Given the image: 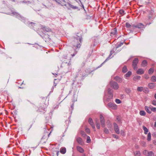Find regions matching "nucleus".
<instances>
[{"label": "nucleus", "instance_id": "1", "mask_svg": "<svg viewBox=\"0 0 156 156\" xmlns=\"http://www.w3.org/2000/svg\"><path fill=\"white\" fill-rule=\"evenodd\" d=\"M77 34L78 35H76L73 37L72 42V44L73 47L76 49L80 47L82 40L81 34L79 33H77Z\"/></svg>", "mask_w": 156, "mask_h": 156}, {"label": "nucleus", "instance_id": "2", "mask_svg": "<svg viewBox=\"0 0 156 156\" xmlns=\"http://www.w3.org/2000/svg\"><path fill=\"white\" fill-rule=\"evenodd\" d=\"M42 30L43 32H44L45 34L46 35L47 34L48 35V36H47V38H48V39H50V38L49 37V36H50V35H49V34L48 33H52V31L48 27H42Z\"/></svg>", "mask_w": 156, "mask_h": 156}, {"label": "nucleus", "instance_id": "3", "mask_svg": "<svg viewBox=\"0 0 156 156\" xmlns=\"http://www.w3.org/2000/svg\"><path fill=\"white\" fill-rule=\"evenodd\" d=\"M143 154L145 156H154V154L152 151H148L146 150L143 151Z\"/></svg>", "mask_w": 156, "mask_h": 156}, {"label": "nucleus", "instance_id": "4", "mask_svg": "<svg viewBox=\"0 0 156 156\" xmlns=\"http://www.w3.org/2000/svg\"><path fill=\"white\" fill-rule=\"evenodd\" d=\"M138 58H135L133 61L132 66L134 70H136L137 69V65L138 62Z\"/></svg>", "mask_w": 156, "mask_h": 156}, {"label": "nucleus", "instance_id": "5", "mask_svg": "<svg viewBox=\"0 0 156 156\" xmlns=\"http://www.w3.org/2000/svg\"><path fill=\"white\" fill-rule=\"evenodd\" d=\"M110 84L111 87L115 90H117L119 88L118 84L115 81H111L110 82Z\"/></svg>", "mask_w": 156, "mask_h": 156}, {"label": "nucleus", "instance_id": "6", "mask_svg": "<svg viewBox=\"0 0 156 156\" xmlns=\"http://www.w3.org/2000/svg\"><path fill=\"white\" fill-rule=\"evenodd\" d=\"M100 120L101 126L105 127V120L102 115L100 114Z\"/></svg>", "mask_w": 156, "mask_h": 156}, {"label": "nucleus", "instance_id": "7", "mask_svg": "<svg viewBox=\"0 0 156 156\" xmlns=\"http://www.w3.org/2000/svg\"><path fill=\"white\" fill-rule=\"evenodd\" d=\"M108 106L114 110H116L117 109V106L114 103L109 102L108 104Z\"/></svg>", "mask_w": 156, "mask_h": 156}, {"label": "nucleus", "instance_id": "8", "mask_svg": "<svg viewBox=\"0 0 156 156\" xmlns=\"http://www.w3.org/2000/svg\"><path fill=\"white\" fill-rule=\"evenodd\" d=\"M114 127L115 132L117 134H119L120 133L119 128L116 123H114Z\"/></svg>", "mask_w": 156, "mask_h": 156}, {"label": "nucleus", "instance_id": "9", "mask_svg": "<svg viewBox=\"0 0 156 156\" xmlns=\"http://www.w3.org/2000/svg\"><path fill=\"white\" fill-rule=\"evenodd\" d=\"M117 34V29L115 28L111 30V36L112 37L115 36Z\"/></svg>", "mask_w": 156, "mask_h": 156}, {"label": "nucleus", "instance_id": "10", "mask_svg": "<svg viewBox=\"0 0 156 156\" xmlns=\"http://www.w3.org/2000/svg\"><path fill=\"white\" fill-rule=\"evenodd\" d=\"M108 99H110L112 98H113V94L112 92L111 91V90L110 89H108Z\"/></svg>", "mask_w": 156, "mask_h": 156}, {"label": "nucleus", "instance_id": "11", "mask_svg": "<svg viewBox=\"0 0 156 156\" xmlns=\"http://www.w3.org/2000/svg\"><path fill=\"white\" fill-rule=\"evenodd\" d=\"M88 122L91 126L93 128H95L94 124L93 122L92 119L91 118H90L89 119Z\"/></svg>", "mask_w": 156, "mask_h": 156}, {"label": "nucleus", "instance_id": "12", "mask_svg": "<svg viewBox=\"0 0 156 156\" xmlns=\"http://www.w3.org/2000/svg\"><path fill=\"white\" fill-rule=\"evenodd\" d=\"M114 79L119 83H121L123 80L122 78L118 76H115L114 78Z\"/></svg>", "mask_w": 156, "mask_h": 156}, {"label": "nucleus", "instance_id": "13", "mask_svg": "<svg viewBox=\"0 0 156 156\" xmlns=\"http://www.w3.org/2000/svg\"><path fill=\"white\" fill-rule=\"evenodd\" d=\"M77 142L80 145H83V141L82 139L80 137H78L76 139Z\"/></svg>", "mask_w": 156, "mask_h": 156}, {"label": "nucleus", "instance_id": "14", "mask_svg": "<svg viewBox=\"0 0 156 156\" xmlns=\"http://www.w3.org/2000/svg\"><path fill=\"white\" fill-rule=\"evenodd\" d=\"M144 71L142 69H139L136 71L137 74L141 75L144 73Z\"/></svg>", "mask_w": 156, "mask_h": 156}, {"label": "nucleus", "instance_id": "15", "mask_svg": "<svg viewBox=\"0 0 156 156\" xmlns=\"http://www.w3.org/2000/svg\"><path fill=\"white\" fill-rule=\"evenodd\" d=\"M145 108L146 112L149 114L151 113V108L148 106H145Z\"/></svg>", "mask_w": 156, "mask_h": 156}, {"label": "nucleus", "instance_id": "16", "mask_svg": "<svg viewBox=\"0 0 156 156\" xmlns=\"http://www.w3.org/2000/svg\"><path fill=\"white\" fill-rule=\"evenodd\" d=\"M148 87L150 89H153L155 87V85L154 83H150L148 84Z\"/></svg>", "mask_w": 156, "mask_h": 156}, {"label": "nucleus", "instance_id": "17", "mask_svg": "<svg viewBox=\"0 0 156 156\" xmlns=\"http://www.w3.org/2000/svg\"><path fill=\"white\" fill-rule=\"evenodd\" d=\"M77 149L79 152L83 153L84 152V150L80 146L77 147Z\"/></svg>", "mask_w": 156, "mask_h": 156}, {"label": "nucleus", "instance_id": "18", "mask_svg": "<svg viewBox=\"0 0 156 156\" xmlns=\"http://www.w3.org/2000/svg\"><path fill=\"white\" fill-rule=\"evenodd\" d=\"M66 151V148L64 147H62L60 149V152L62 154H65Z\"/></svg>", "mask_w": 156, "mask_h": 156}, {"label": "nucleus", "instance_id": "19", "mask_svg": "<svg viewBox=\"0 0 156 156\" xmlns=\"http://www.w3.org/2000/svg\"><path fill=\"white\" fill-rule=\"evenodd\" d=\"M143 91L144 93L147 94L149 92V90L148 88L145 87H144Z\"/></svg>", "mask_w": 156, "mask_h": 156}, {"label": "nucleus", "instance_id": "20", "mask_svg": "<svg viewBox=\"0 0 156 156\" xmlns=\"http://www.w3.org/2000/svg\"><path fill=\"white\" fill-rule=\"evenodd\" d=\"M147 61L144 60L142 62L141 65L143 67H145L147 65Z\"/></svg>", "mask_w": 156, "mask_h": 156}, {"label": "nucleus", "instance_id": "21", "mask_svg": "<svg viewBox=\"0 0 156 156\" xmlns=\"http://www.w3.org/2000/svg\"><path fill=\"white\" fill-rule=\"evenodd\" d=\"M108 127L109 129H111L112 127V125L109 121H108L107 122Z\"/></svg>", "mask_w": 156, "mask_h": 156}, {"label": "nucleus", "instance_id": "22", "mask_svg": "<svg viewBox=\"0 0 156 156\" xmlns=\"http://www.w3.org/2000/svg\"><path fill=\"white\" fill-rule=\"evenodd\" d=\"M137 28H141L144 27V25L141 23H139L137 24Z\"/></svg>", "mask_w": 156, "mask_h": 156}, {"label": "nucleus", "instance_id": "23", "mask_svg": "<svg viewBox=\"0 0 156 156\" xmlns=\"http://www.w3.org/2000/svg\"><path fill=\"white\" fill-rule=\"evenodd\" d=\"M143 128L144 130V133L146 134H147L148 132V129L145 126H143Z\"/></svg>", "mask_w": 156, "mask_h": 156}, {"label": "nucleus", "instance_id": "24", "mask_svg": "<svg viewBox=\"0 0 156 156\" xmlns=\"http://www.w3.org/2000/svg\"><path fill=\"white\" fill-rule=\"evenodd\" d=\"M135 156H140L141 153L140 151H136L134 152Z\"/></svg>", "mask_w": 156, "mask_h": 156}, {"label": "nucleus", "instance_id": "25", "mask_svg": "<svg viewBox=\"0 0 156 156\" xmlns=\"http://www.w3.org/2000/svg\"><path fill=\"white\" fill-rule=\"evenodd\" d=\"M95 124H96V126L97 128L98 129H100V124L99 123L98 120H97V121L96 120Z\"/></svg>", "mask_w": 156, "mask_h": 156}, {"label": "nucleus", "instance_id": "26", "mask_svg": "<svg viewBox=\"0 0 156 156\" xmlns=\"http://www.w3.org/2000/svg\"><path fill=\"white\" fill-rule=\"evenodd\" d=\"M127 71V67L126 66H124L122 68V72L123 73H125Z\"/></svg>", "mask_w": 156, "mask_h": 156}, {"label": "nucleus", "instance_id": "27", "mask_svg": "<svg viewBox=\"0 0 156 156\" xmlns=\"http://www.w3.org/2000/svg\"><path fill=\"white\" fill-rule=\"evenodd\" d=\"M140 76H136L133 77V80L134 81H136L137 80H139L140 78Z\"/></svg>", "mask_w": 156, "mask_h": 156}, {"label": "nucleus", "instance_id": "28", "mask_svg": "<svg viewBox=\"0 0 156 156\" xmlns=\"http://www.w3.org/2000/svg\"><path fill=\"white\" fill-rule=\"evenodd\" d=\"M151 80L152 82H155L156 81V76H152L151 78Z\"/></svg>", "mask_w": 156, "mask_h": 156}, {"label": "nucleus", "instance_id": "29", "mask_svg": "<svg viewBox=\"0 0 156 156\" xmlns=\"http://www.w3.org/2000/svg\"><path fill=\"white\" fill-rule=\"evenodd\" d=\"M131 72L130 71H129L127 73H126L125 75V76L126 77H129L131 75Z\"/></svg>", "mask_w": 156, "mask_h": 156}, {"label": "nucleus", "instance_id": "30", "mask_svg": "<svg viewBox=\"0 0 156 156\" xmlns=\"http://www.w3.org/2000/svg\"><path fill=\"white\" fill-rule=\"evenodd\" d=\"M144 87H138L137 90L139 92H141L143 91Z\"/></svg>", "mask_w": 156, "mask_h": 156}, {"label": "nucleus", "instance_id": "31", "mask_svg": "<svg viewBox=\"0 0 156 156\" xmlns=\"http://www.w3.org/2000/svg\"><path fill=\"white\" fill-rule=\"evenodd\" d=\"M140 114L141 115L144 116L146 115V112L144 111H141L140 112Z\"/></svg>", "mask_w": 156, "mask_h": 156}, {"label": "nucleus", "instance_id": "32", "mask_svg": "<svg viewBox=\"0 0 156 156\" xmlns=\"http://www.w3.org/2000/svg\"><path fill=\"white\" fill-rule=\"evenodd\" d=\"M154 71V69L153 68H151L148 70V73L149 74H152Z\"/></svg>", "mask_w": 156, "mask_h": 156}, {"label": "nucleus", "instance_id": "33", "mask_svg": "<svg viewBox=\"0 0 156 156\" xmlns=\"http://www.w3.org/2000/svg\"><path fill=\"white\" fill-rule=\"evenodd\" d=\"M104 133L106 134H108L109 133V131L108 129L106 128H105L104 129Z\"/></svg>", "mask_w": 156, "mask_h": 156}, {"label": "nucleus", "instance_id": "34", "mask_svg": "<svg viewBox=\"0 0 156 156\" xmlns=\"http://www.w3.org/2000/svg\"><path fill=\"white\" fill-rule=\"evenodd\" d=\"M151 134L150 133H149L147 135V140L148 141H150L151 140Z\"/></svg>", "mask_w": 156, "mask_h": 156}, {"label": "nucleus", "instance_id": "35", "mask_svg": "<svg viewBox=\"0 0 156 156\" xmlns=\"http://www.w3.org/2000/svg\"><path fill=\"white\" fill-rule=\"evenodd\" d=\"M91 140L89 136H87V143H90V142Z\"/></svg>", "mask_w": 156, "mask_h": 156}, {"label": "nucleus", "instance_id": "36", "mask_svg": "<svg viewBox=\"0 0 156 156\" xmlns=\"http://www.w3.org/2000/svg\"><path fill=\"white\" fill-rule=\"evenodd\" d=\"M115 102L117 104H120L121 103V101L119 99H116L115 100Z\"/></svg>", "mask_w": 156, "mask_h": 156}, {"label": "nucleus", "instance_id": "37", "mask_svg": "<svg viewBox=\"0 0 156 156\" xmlns=\"http://www.w3.org/2000/svg\"><path fill=\"white\" fill-rule=\"evenodd\" d=\"M126 26L127 28H129L131 26L129 23H126Z\"/></svg>", "mask_w": 156, "mask_h": 156}, {"label": "nucleus", "instance_id": "38", "mask_svg": "<svg viewBox=\"0 0 156 156\" xmlns=\"http://www.w3.org/2000/svg\"><path fill=\"white\" fill-rule=\"evenodd\" d=\"M86 132L88 133H90V131L89 129L86 128L85 129Z\"/></svg>", "mask_w": 156, "mask_h": 156}, {"label": "nucleus", "instance_id": "39", "mask_svg": "<svg viewBox=\"0 0 156 156\" xmlns=\"http://www.w3.org/2000/svg\"><path fill=\"white\" fill-rule=\"evenodd\" d=\"M152 103L153 105L156 106V100H153Z\"/></svg>", "mask_w": 156, "mask_h": 156}, {"label": "nucleus", "instance_id": "40", "mask_svg": "<svg viewBox=\"0 0 156 156\" xmlns=\"http://www.w3.org/2000/svg\"><path fill=\"white\" fill-rule=\"evenodd\" d=\"M123 43L122 42L120 43L119 44H118V46L116 47V48H118L120 47H121L122 45H123Z\"/></svg>", "mask_w": 156, "mask_h": 156}, {"label": "nucleus", "instance_id": "41", "mask_svg": "<svg viewBox=\"0 0 156 156\" xmlns=\"http://www.w3.org/2000/svg\"><path fill=\"white\" fill-rule=\"evenodd\" d=\"M124 12V11L123 10L121 9L119 11V13H120V14L122 15L123 14Z\"/></svg>", "mask_w": 156, "mask_h": 156}, {"label": "nucleus", "instance_id": "42", "mask_svg": "<svg viewBox=\"0 0 156 156\" xmlns=\"http://www.w3.org/2000/svg\"><path fill=\"white\" fill-rule=\"evenodd\" d=\"M151 110L154 112H155L156 111V108L155 107L151 108Z\"/></svg>", "mask_w": 156, "mask_h": 156}, {"label": "nucleus", "instance_id": "43", "mask_svg": "<svg viewBox=\"0 0 156 156\" xmlns=\"http://www.w3.org/2000/svg\"><path fill=\"white\" fill-rule=\"evenodd\" d=\"M112 136L113 137L116 139H118L119 138V136L115 134L113 135Z\"/></svg>", "mask_w": 156, "mask_h": 156}, {"label": "nucleus", "instance_id": "44", "mask_svg": "<svg viewBox=\"0 0 156 156\" xmlns=\"http://www.w3.org/2000/svg\"><path fill=\"white\" fill-rule=\"evenodd\" d=\"M144 77L146 79H147L149 78L148 76L147 75H145L144 76Z\"/></svg>", "mask_w": 156, "mask_h": 156}, {"label": "nucleus", "instance_id": "45", "mask_svg": "<svg viewBox=\"0 0 156 156\" xmlns=\"http://www.w3.org/2000/svg\"><path fill=\"white\" fill-rule=\"evenodd\" d=\"M121 135L124 136L125 135V133L124 131L122 130L121 131Z\"/></svg>", "mask_w": 156, "mask_h": 156}, {"label": "nucleus", "instance_id": "46", "mask_svg": "<svg viewBox=\"0 0 156 156\" xmlns=\"http://www.w3.org/2000/svg\"><path fill=\"white\" fill-rule=\"evenodd\" d=\"M70 7H71L72 8H73L74 9H76L77 8V7L76 6H73V5H71L70 6Z\"/></svg>", "mask_w": 156, "mask_h": 156}, {"label": "nucleus", "instance_id": "47", "mask_svg": "<svg viewBox=\"0 0 156 156\" xmlns=\"http://www.w3.org/2000/svg\"><path fill=\"white\" fill-rule=\"evenodd\" d=\"M55 1L58 3H60V2H61L59 0H55Z\"/></svg>", "mask_w": 156, "mask_h": 156}, {"label": "nucleus", "instance_id": "48", "mask_svg": "<svg viewBox=\"0 0 156 156\" xmlns=\"http://www.w3.org/2000/svg\"><path fill=\"white\" fill-rule=\"evenodd\" d=\"M132 27H135V28H137V25H133L132 26Z\"/></svg>", "mask_w": 156, "mask_h": 156}, {"label": "nucleus", "instance_id": "49", "mask_svg": "<svg viewBox=\"0 0 156 156\" xmlns=\"http://www.w3.org/2000/svg\"><path fill=\"white\" fill-rule=\"evenodd\" d=\"M153 143L154 144L156 145V140H154L153 141Z\"/></svg>", "mask_w": 156, "mask_h": 156}, {"label": "nucleus", "instance_id": "50", "mask_svg": "<svg viewBox=\"0 0 156 156\" xmlns=\"http://www.w3.org/2000/svg\"><path fill=\"white\" fill-rule=\"evenodd\" d=\"M154 126L155 127H156V122H155V123H154Z\"/></svg>", "mask_w": 156, "mask_h": 156}, {"label": "nucleus", "instance_id": "51", "mask_svg": "<svg viewBox=\"0 0 156 156\" xmlns=\"http://www.w3.org/2000/svg\"><path fill=\"white\" fill-rule=\"evenodd\" d=\"M154 98L155 99H156V93L154 95Z\"/></svg>", "mask_w": 156, "mask_h": 156}, {"label": "nucleus", "instance_id": "52", "mask_svg": "<svg viewBox=\"0 0 156 156\" xmlns=\"http://www.w3.org/2000/svg\"><path fill=\"white\" fill-rule=\"evenodd\" d=\"M59 153V151H58L57 153V156H58Z\"/></svg>", "mask_w": 156, "mask_h": 156}, {"label": "nucleus", "instance_id": "53", "mask_svg": "<svg viewBox=\"0 0 156 156\" xmlns=\"http://www.w3.org/2000/svg\"><path fill=\"white\" fill-rule=\"evenodd\" d=\"M75 55V54H73V55H72V57L74 56Z\"/></svg>", "mask_w": 156, "mask_h": 156}, {"label": "nucleus", "instance_id": "54", "mask_svg": "<svg viewBox=\"0 0 156 156\" xmlns=\"http://www.w3.org/2000/svg\"><path fill=\"white\" fill-rule=\"evenodd\" d=\"M53 74L54 75H55V76H56V75H57V74H54V73H53Z\"/></svg>", "mask_w": 156, "mask_h": 156}, {"label": "nucleus", "instance_id": "55", "mask_svg": "<svg viewBox=\"0 0 156 156\" xmlns=\"http://www.w3.org/2000/svg\"><path fill=\"white\" fill-rule=\"evenodd\" d=\"M82 133H84V132H81V134H82Z\"/></svg>", "mask_w": 156, "mask_h": 156}, {"label": "nucleus", "instance_id": "56", "mask_svg": "<svg viewBox=\"0 0 156 156\" xmlns=\"http://www.w3.org/2000/svg\"><path fill=\"white\" fill-rule=\"evenodd\" d=\"M151 18V17L150 16V17H149V19H150V18Z\"/></svg>", "mask_w": 156, "mask_h": 156}, {"label": "nucleus", "instance_id": "57", "mask_svg": "<svg viewBox=\"0 0 156 156\" xmlns=\"http://www.w3.org/2000/svg\"><path fill=\"white\" fill-rule=\"evenodd\" d=\"M56 85V84H55L54 85L55 86Z\"/></svg>", "mask_w": 156, "mask_h": 156}, {"label": "nucleus", "instance_id": "58", "mask_svg": "<svg viewBox=\"0 0 156 156\" xmlns=\"http://www.w3.org/2000/svg\"><path fill=\"white\" fill-rule=\"evenodd\" d=\"M83 133H82V134L83 135Z\"/></svg>", "mask_w": 156, "mask_h": 156}, {"label": "nucleus", "instance_id": "59", "mask_svg": "<svg viewBox=\"0 0 156 156\" xmlns=\"http://www.w3.org/2000/svg\"><path fill=\"white\" fill-rule=\"evenodd\" d=\"M56 80V79H55V80Z\"/></svg>", "mask_w": 156, "mask_h": 156}, {"label": "nucleus", "instance_id": "60", "mask_svg": "<svg viewBox=\"0 0 156 156\" xmlns=\"http://www.w3.org/2000/svg\"><path fill=\"white\" fill-rule=\"evenodd\" d=\"M155 72H156V70H155Z\"/></svg>", "mask_w": 156, "mask_h": 156}, {"label": "nucleus", "instance_id": "61", "mask_svg": "<svg viewBox=\"0 0 156 156\" xmlns=\"http://www.w3.org/2000/svg\"><path fill=\"white\" fill-rule=\"evenodd\" d=\"M155 156H156V155Z\"/></svg>", "mask_w": 156, "mask_h": 156}]
</instances>
